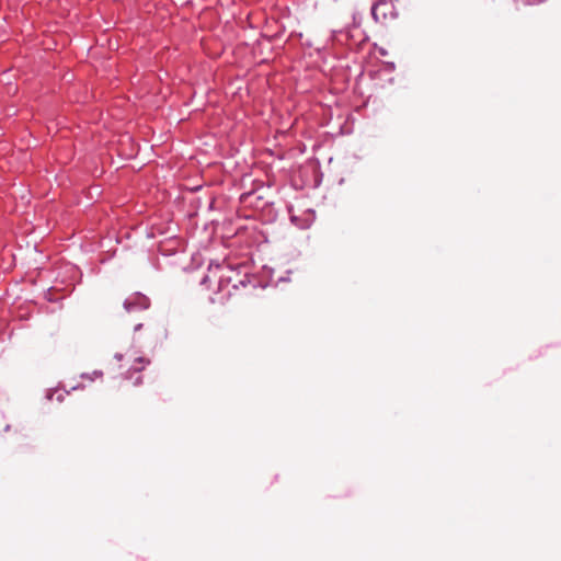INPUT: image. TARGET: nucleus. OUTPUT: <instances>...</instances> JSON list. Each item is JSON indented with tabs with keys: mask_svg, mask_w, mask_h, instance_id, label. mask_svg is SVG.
Masks as SVG:
<instances>
[{
	"mask_svg": "<svg viewBox=\"0 0 561 561\" xmlns=\"http://www.w3.org/2000/svg\"><path fill=\"white\" fill-rule=\"evenodd\" d=\"M373 18L378 23H386L393 16V5L383 0H378L371 9Z\"/></svg>",
	"mask_w": 561,
	"mask_h": 561,
	"instance_id": "nucleus-1",
	"label": "nucleus"
},
{
	"mask_svg": "<svg viewBox=\"0 0 561 561\" xmlns=\"http://www.w3.org/2000/svg\"><path fill=\"white\" fill-rule=\"evenodd\" d=\"M142 383V378L141 376H137L134 381H133V385L134 386H140Z\"/></svg>",
	"mask_w": 561,
	"mask_h": 561,
	"instance_id": "nucleus-4",
	"label": "nucleus"
},
{
	"mask_svg": "<svg viewBox=\"0 0 561 561\" xmlns=\"http://www.w3.org/2000/svg\"><path fill=\"white\" fill-rule=\"evenodd\" d=\"M149 363H150V360L145 357L135 358L133 365L127 370L126 377L131 379L134 373L135 374L140 373L146 367V365H148Z\"/></svg>",
	"mask_w": 561,
	"mask_h": 561,
	"instance_id": "nucleus-2",
	"label": "nucleus"
},
{
	"mask_svg": "<svg viewBox=\"0 0 561 561\" xmlns=\"http://www.w3.org/2000/svg\"><path fill=\"white\" fill-rule=\"evenodd\" d=\"M545 1L546 0H516V8L519 9L522 7L536 5Z\"/></svg>",
	"mask_w": 561,
	"mask_h": 561,
	"instance_id": "nucleus-3",
	"label": "nucleus"
}]
</instances>
